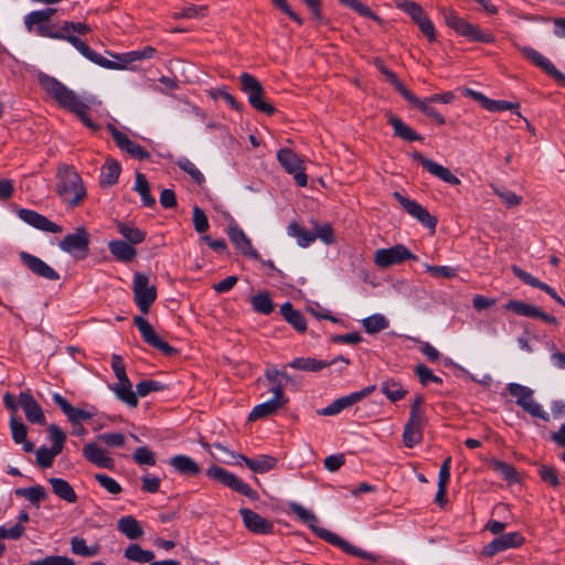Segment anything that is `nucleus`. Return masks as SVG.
<instances>
[{"instance_id": "1", "label": "nucleus", "mask_w": 565, "mask_h": 565, "mask_svg": "<svg viewBox=\"0 0 565 565\" xmlns=\"http://www.w3.org/2000/svg\"><path fill=\"white\" fill-rule=\"evenodd\" d=\"M39 82L43 89L50 94L62 107L75 113L86 127L93 130L98 128L97 125L93 122V120L87 116L86 111L90 106L99 105V100H97L95 97L81 98L72 89L67 88L56 78L46 74H40Z\"/></svg>"}, {"instance_id": "2", "label": "nucleus", "mask_w": 565, "mask_h": 565, "mask_svg": "<svg viewBox=\"0 0 565 565\" xmlns=\"http://www.w3.org/2000/svg\"><path fill=\"white\" fill-rule=\"evenodd\" d=\"M289 509L301 523L308 525L309 529L321 540H323L334 546L340 547L341 550H343L345 553H348L350 555L358 556V557L369 559L372 562L376 561V556H374L372 553H369L366 551H363V550L352 545L348 541L343 540L335 533H333L324 527L318 526V523H319L318 516L311 510L305 508L300 503L290 502Z\"/></svg>"}, {"instance_id": "3", "label": "nucleus", "mask_w": 565, "mask_h": 565, "mask_svg": "<svg viewBox=\"0 0 565 565\" xmlns=\"http://www.w3.org/2000/svg\"><path fill=\"white\" fill-rule=\"evenodd\" d=\"M24 24L29 32L35 31L38 35L57 40H65L71 43L83 56L103 67H115L116 64L105 58L94 50H92L84 41L73 34H65L61 28L56 31L53 30L49 21H35L32 19V12L25 15Z\"/></svg>"}, {"instance_id": "4", "label": "nucleus", "mask_w": 565, "mask_h": 565, "mask_svg": "<svg viewBox=\"0 0 565 565\" xmlns=\"http://www.w3.org/2000/svg\"><path fill=\"white\" fill-rule=\"evenodd\" d=\"M56 179V193L65 204L76 206L85 199L86 189L83 180L73 167L60 164Z\"/></svg>"}, {"instance_id": "5", "label": "nucleus", "mask_w": 565, "mask_h": 565, "mask_svg": "<svg viewBox=\"0 0 565 565\" xmlns=\"http://www.w3.org/2000/svg\"><path fill=\"white\" fill-rule=\"evenodd\" d=\"M281 379L282 374L276 370H267L265 373V381L267 383V386L273 393V398L269 401H266L253 408L250 412L248 419L250 422L257 420L259 418L266 417L268 415H271L276 413L280 405V398H281Z\"/></svg>"}, {"instance_id": "6", "label": "nucleus", "mask_w": 565, "mask_h": 565, "mask_svg": "<svg viewBox=\"0 0 565 565\" xmlns=\"http://www.w3.org/2000/svg\"><path fill=\"white\" fill-rule=\"evenodd\" d=\"M111 367L118 383L110 385L109 388L115 393L118 399L130 407H136L138 405V398L132 391V384L126 374V367L120 355L113 354Z\"/></svg>"}, {"instance_id": "7", "label": "nucleus", "mask_w": 565, "mask_h": 565, "mask_svg": "<svg viewBox=\"0 0 565 565\" xmlns=\"http://www.w3.org/2000/svg\"><path fill=\"white\" fill-rule=\"evenodd\" d=\"M239 87L247 95L248 103L256 110L266 115H273L276 108L265 99L264 88L260 82L249 73H243L239 76Z\"/></svg>"}, {"instance_id": "8", "label": "nucleus", "mask_w": 565, "mask_h": 565, "mask_svg": "<svg viewBox=\"0 0 565 565\" xmlns=\"http://www.w3.org/2000/svg\"><path fill=\"white\" fill-rule=\"evenodd\" d=\"M441 11L446 24L449 28L454 29L458 34L466 36L469 40L482 43L493 42V35L489 33H483L478 26L469 23L462 18H459L454 10L443 9Z\"/></svg>"}, {"instance_id": "9", "label": "nucleus", "mask_w": 565, "mask_h": 565, "mask_svg": "<svg viewBox=\"0 0 565 565\" xmlns=\"http://www.w3.org/2000/svg\"><path fill=\"white\" fill-rule=\"evenodd\" d=\"M134 299L139 310L147 315L157 299V288L151 285L148 276L141 273L134 275L132 281Z\"/></svg>"}, {"instance_id": "10", "label": "nucleus", "mask_w": 565, "mask_h": 565, "mask_svg": "<svg viewBox=\"0 0 565 565\" xmlns=\"http://www.w3.org/2000/svg\"><path fill=\"white\" fill-rule=\"evenodd\" d=\"M307 161L306 156L298 154L292 149L285 146V173L288 174L299 188H306L308 185Z\"/></svg>"}, {"instance_id": "11", "label": "nucleus", "mask_w": 565, "mask_h": 565, "mask_svg": "<svg viewBox=\"0 0 565 565\" xmlns=\"http://www.w3.org/2000/svg\"><path fill=\"white\" fill-rule=\"evenodd\" d=\"M58 246L62 250L83 259L88 255L89 234L85 227H78L74 233L66 235Z\"/></svg>"}, {"instance_id": "12", "label": "nucleus", "mask_w": 565, "mask_h": 565, "mask_svg": "<svg viewBox=\"0 0 565 565\" xmlns=\"http://www.w3.org/2000/svg\"><path fill=\"white\" fill-rule=\"evenodd\" d=\"M393 196L411 216L416 218L424 226L428 227L433 233L435 232L437 218L433 216L427 209H425L418 202L404 196L397 191L393 193Z\"/></svg>"}, {"instance_id": "13", "label": "nucleus", "mask_w": 565, "mask_h": 565, "mask_svg": "<svg viewBox=\"0 0 565 565\" xmlns=\"http://www.w3.org/2000/svg\"><path fill=\"white\" fill-rule=\"evenodd\" d=\"M393 196L411 216L416 218L424 226L428 227L433 233L435 232L437 218L433 216L427 209H425L418 202L404 196L397 191L393 193Z\"/></svg>"}, {"instance_id": "14", "label": "nucleus", "mask_w": 565, "mask_h": 565, "mask_svg": "<svg viewBox=\"0 0 565 565\" xmlns=\"http://www.w3.org/2000/svg\"><path fill=\"white\" fill-rule=\"evenodd\" d=\"M406 259L416 260L417 257L404 245H395L390 248H382L375 252L374 262L381 268H388L403 263Z\"/></svg>"}, {"instance_id": "15", "label": "nucleus", "mask_w": 565, "mask_h": 565, "mask_svg": "<svg viewBox=\"0 0 565 565\" xmlns=\"http://www.w3.org/2000/svg\"><path fill=\"white\" fill-rule=\"evenodd\" d=\"M411 156H412V158L416 162L422 164V167L425 170H427L430 174H433L434 177H436V178H438V179L443 180L444 182L449 183L451 185L460 184V182H461L460 179L457 178L455 174H452V172L448 168H446V167L435 162L431 159H428V158L424 157L418 151L412 152Z\"/></svg>"}, {"instance_id": "16", "label": "nucleus", "mask_w": 565, "mask_h": 565, "mask_svg": "<svg viewBox=\"0 0 565 565\" xmlns=\"http://www.w3.org/2000/svg\"><path fill=\"white\" fill-rule=\"evenodd\" d=\"M134 323L140 331L143 340L151 347L160 350L166 355H171L175 350L164 342L154 331L153 327L142 317L136 316Z\"/></svg>"}, {"instance_id": "17", "label": "nucleus", "mask_w": 565, "mask_h": 565, "mask_svg": "<svg viewBox=\"0 0 565 565\" xmlns=\"http://www.w3.org/2000/svg\"><path fill=\"white\" fill-rule=\"evenodd\" d=\"M524 543V537L519 532H511L495 537L482 548V555L492 557L499 552L515 548Z\"/></svg>"}, {"instance_id": "18", "label": "nucleus", "mask_w": 565, "mask_h": 565, "mask_svg": "<svg viewBox=\"0 0 565 565\" xmlns=\"http://www.w3.org/2000/svg\"><path fill=\"white\" fill-rule=\"evenodd\" d=\"M504 308L509 311L514 312L518 316L527 318H540L547 323L556 324L557 320L555 317L545 313L539 307L530 305L521 300H510L504 305Z\"/></svg>"}, {"instance_id": "19", "label": "nucleus", "mask_w": 565, "mask_h": 565, "mask_svg": "<svg viewBox=\"0 0 565 565\" xmlns=\"http://www.w3.org/2000/svg\"><path fill=\"white\" fill-rule=\"evenodd\" d=\"M21 262L36 276L47 280H58L60 275L45 262L36 256L29 254L28 252H21L19 254Z\"/></svg>"}, {"instance_id": "20", "label": "nucleus", "mask_w": 565, "mask_h": 565, "mask_svg": "<svg viewBox=\"0 0 565 565\" xmlns=\"http://www.w3.org/2000/svg\"><path fill=\"white\" fill-rule=\"evenodd\" d=\"M19 404L30 423L38 425L45 424L46 420L43 409L30 392H21L19 394Z\"/></svg>"}, {"instance_id": "21", "label": "nucleus", "mask_w": 565, "mask_h": 565, "mask_svg": "<svg viewBox=\"0 0 565 565\" xmlns=\"http://www.w3.org/2000/svg\"><path fill=\"white\" fill-rule=\"evenodd\" d=\"M111 136L116 145L122 150L128 152L132 158L143 160L149 158V152L146 151L140 145L132 141L126 134L119 131L116 127L109 126Z\"/></svg>"}, {"instance_id": "22", "label": "nucleus", "mask_w": 565, "mask_h": 565, "mask_svg": "<svg viewBox=\"0 0 565 565\" xmlns=\"http://www.w3.org/2000/svg\"><path fill=\"white\" fill-rule=\"evenodd\" d=\"M19 217L24 221L25 223L30 224L31 226L49 232V233H61L62 227L53 222H51L47 217L44 215L39 214L35 211L28 210V209H20L18 211Z\"/></svg>"}, {"instance_id": "23", "label": "nucleus", "mask_w": 565, "mask_h": 565, "mask_svg": "<svg viewBox=\"0 0 565 565\" xmlns=\"http://www.w3.org/2000/svg\"><path fill=\"white\" fill-rule=\"evenodd\" d=\"M239 514L243 518L245 526L257 534H267L273 532V523L267 519H264L256 512L242 508Z\"/></svg>"}, {"instance_id": "24", "label": "nucleus", "mask_w": 565, "mask_h": 565, "mask_svg": "<svg viewBox=\"0 0 565 565\" xmlns=\"http://www.w3.org/2000/svg\"><path fill=\"white\" fill-rule=\"evenodd\" d=\"M52 398L73 424L88 420L94 416V413L92 412L74 407L64 396L58 393H54Z\"/></svg>"}, {"instance_id": "25", "label": "nucleus", "mask_w": 565, "mask_h": 565, "mask_svg": "<svg viewBox=\"0 0 565 565\" xmlns=\"http://www.w3.org/2000/svg\"><path fill=\"white\" fill-rule=\"evenodd\" d=\"M83 456L99 468L114 469L115 461L98 445L89 443L83 448Z\"/></svg>"}, {"instance_id": "26", "label": "nucleus", "mask_w": 565, "mask_h": 565, "mask_svg": "<svg viewBox=\"0 0 565 565\" xmlns=\"http://www.w3.org/2000/svg\"><path fill=\"white\" fill-rule=\"evenodd\" d=\"M425 424L426 419L408 418L403 433V443L407 448H413L422 441Z\"/></svg>"}, {"instance_id": "27", "label": "nucleus", "mask_w": 565, "mask_h": 565, "mask_svg": "<svg viewBox=\"0 0 565 565\" xmlns=\"http://www.w3.org/2000/svg\"><path fill=\"white\" fill-rule=\"evenodd\" d=\"M403 97L411 103L413 106L420 109V111L426 115L427 117L431 118L436 124L444 125L446 122L445 117L439 114L428 102L427 99H420L417 96H415L409 89H407Z\"/></svg>"}, {"instance_id": "28", "label": "nucleus", "mask_w": 565, "mask_h": 565, "mask_svg": "<svg viewBox=\"0 0 565 565\" xmlns=\"http://www.w3.org/2000/svg\"><path fill=\"white\" fill-rule=\"evenodd\" d=\"M526 58L533 62L535 65L541 67L544 72L551 75L553 78H564V74L556 70V67L545 58L541 53L532 47H519Z\"/></svg>"}, {"instance_id": "29", "label": "nucleus", "mask_w": 565, "mask_h": 565, "mask_svg": "<svg viewBox=\"0 0 565 565\" xmlns=\"http://www.w3.org/2000/svg\"><path fill=\"white\" fill-rule=\"evenodd\" d=\"M387 120L392 125L394 129V135L404 139L405 141H422L424 138L419 134H417L414 129L407 126L399 117L395 116L392 113H388Z\"/></svg>"}, {"instance_id": "30", "label": "nucleus", "mask_w": 565, "mask_h": 565, "mask_svg": "<svg viewBox=\"0 0 565 565\" xmlns=\"http://www.w3.org/2000/svg\"><path fill=\"white\" fill-rule=\"evenodd\" d=\"M118 531L129 540H138L143 535V529L139 521L131 515H126L117 521Z\"/></svg>"}, {"instance_id": "31", "label": "nucleus", "mask_w": 565, "mask_h": 565, "mask_svg": "<svg viewBox=\"0 0 565 565\" xmlns=\"http://www.w3.org/2000/svg\"><path fill=\"white\" fill-rule=\"evenodd\" d=\"M110 254L119 262H131L136 257V249L125 241H111L108 244Z\"/></svg>"}, {"instance_id": "32", "label": "nucleus", "mask_w": 565, "mask_h": 565, "mask_svg": "<svg viewBox=\"0 0 565 565\" xmlns=\"http://www.w3.org/2000/svg\"><path fill=\"white\" fill-rule=\"evenodd\" d=\"M121 167L115 159H107L102 167L99 183L102 186H110L117 183Z\"/></svg>"}, {"instance_id": "33", "label": "nucleus", "mask_w": 565, "mask_h": 565, "mask_svg": "<svg viewBox=\"0 0 565 565\" xmlns=\"http://www.w3.org/2000/svg\"><path fill=\"white\" fill-rule=\"evenodd\" d=\"M228 236L232 241V243L236 246L238 250H241L243 254L256 257L257 253L253 248L249 238L245 235V233L236 227L232 226L230 227Z\"/></svg>"}, {"instance_id": "34", "label": "nucleus", "mask_w": 565, "mask_h": 565, "mask_svg": "<svg viewBox=\"0 0 565 565\" xmlns=\"http://www.w3.org/2000/svg\"><path fill=\"white\" fill-rule=\"evenodd\" d=\"M116 227L120 235L131 245L140 244L146 238V232L128 222H117Z\"/></svg>"}, {"instance_id": "35", "label": "nucleus", "mask_w": 565, "mask_h": 565, "mask_svg": "<svg viewBox=\"0 0 565 565\" xmlns=\"http://www.w3.org/2000/svg\"><path fill=\"white\" fill-rule=\"evenodd\" d=\"M49 482L52 486L53 492L62 500L68 503H75L77 495L72 486L62 478H51Z\"/></svg>"}, {"instance_id": "36", "label": "nucleus", "mask_w": 565, "mask_h": 565, "mask_svg": "<svg viewBox=\"0 0 565 565\" xmlns=\"http://www.w3.org/2000/svg\"><path fill=\"white\" fill-rule=\"evenodd\" d=\"M170 465L180 473L195 476L200 472L198 463L190 457L178 455L170 459Z\"/></svg>"}, {"instance_id": "37", "label": "nucleus", "mask_w": 565, "mask_h": 565, "mask_svg": "<svg viewBox=\"0 0 565 565\" xmlns=\"http://www.w3.org/2000/svg\"><path fill=\"white\" fill-rule=\"evenodd\" d=\"M244 463L256 473H265L278 465V459L266 455L256 459L246 457Z\"/></svg>"}, {"instance_id": "38", "label": "nucleus", "mask_w": 565, "mask_h": 565, "mask_svg": "<svg viewBox=\"0 0 565 565\" xmlns=\"http://www.w3.org/2000/svg\"><path fill=\"white\" fill-rule=\"evenodd\" d=\"M71 551L78 556L94 557L99 554L100 546L98 544L88 546L83 537L73 536L71 539Z\"/></svg>"}, {"instance_id": "39", "label": "nucleus", "mask_w": 565, "mask_h": 565, "mask_svg": "<svg viewBox=\"0 0 565 565\" xmlns=\"http://www.w3.org/2000/svg\"><path fill=\"white\" fill-rule=\"evenodd\" d=\"M287 233L289 236L295 237L297 244L300 247H308L311 243H313V234L312 231H308L302 227L297 222H291L287 226Z\"/></svg>"}, {"instance_id": "40", "label": "nucleus", "mask_w": 565, "mask_h": 565, "mask_svg": "<svg viewBox=\"0 0 565 565\" xmlns=\"http://www.w3.org/2000/svg\"><path fill=\"white\" fill-rule=\"evenodd\" d=\"M381 392L394 403L403 399L407 394L402 384L394 379L385 380L381 385Z\"/></svg>"}, {"instance_id": "41", "label": "nucleus", "mask_w": 565, "mask_h": 565, "mask_svg": "<svg viewBox=\"0 0 565 565\" xmlns=\"http://www.w3.org/2000/svg\"><path fill=\"white\" fill-rule=\"evenodd\" d=\"M355 404V401L352 396V394L340 397L335 401H333L329 406L319 409L318 414L321 416H334L342 412L343 409L351 407Z\"/></svg>"}, {"instance_id": "42", "label": "nucleus", "mask_w": 565, "mask_h": 565, "mask_svg": "<svg viewBox=\"0 0 565 565\" xmlns=\"http://www.w3.org/2000/svg\"><path fill=\"white\" fill-rule=\"evenodd\" d=\"M125 557L136 563H150L154 558L152 551H146L138 544H130L125 550Z\"/></svg>"}, {"instance_id": "43", "label": "nucleus", "mask_w": 565, "mask_h": 565, "mask_svg": "<svg viewBox=\"0 0 565 565\" xmlns=\"http://www.w3.org/2000/svg\"><path fill=\"white\" fill-rule=\"evenodd\" d=\"M285 320L288 321L298 332L307 330V321L302 313L294 310L290 302H285Z\"/></svg>"}, {"instance_id": "44", "label": "nucleus", "mask_w": 565, "mask_h": 565, "mask_svg": "<svg viewBox=\"0 0 565 565\" xmlns=\"http://www.w3.org/2000/svg\"><path fill=\"white\" fill-rule=\"evenodd\" d=\"M135 190L140 194L142 202L146 206H153L156 203L154 198L150 194V185L145 174L138 172L136 174Z\"/></svg>"}, {"instance_id": "45", "label": "nucleus", "mask_w": 565, "mask_h": 565, "mask_svg": "<svg viewBox=\"0 0 565 565\" xmlns=\"http://www.w3.org/2000/svg\"><path fill=\"white\" fill-rule=\"evenodd\" d=\"M15 495L25 498L31 503L39 505V503L46 498V491L42 486L31 488H20L14 491Z\"/></svg>"}, {"instance_id": "46", "label": "nucleus", "mask_w": 565, "mask_h": 565, "mask_svg": "<svg viewBox=\"0 0 565 565\" xmlns=\"http://www.w3.org/2000/svg\"><path fill=\"white\" fill-rule=\"evenodd\" d=\"M206 475L213 479H216L221 481L223 484L230 487L231 489L234 488L235 483H237L238 478L226 471L225 469L221 467L213 466L207 471Z\"/></svg>"}, {"instance_id": "47", "label": "nucleus", "mask_w": 565, "mask_h": 565, "mask_svg": "<svg viewBox=\"0 0 565 565\" xmlns=\"http://www.w3.org/2000/svg\"><path fill=\"white\" fill-rule=\"evenodd\" d=\"M362 323L365 331L369 333H377L388 327V320L383 315L379 313L365 318Z\"/></svg>"}, {"instance_id": "48", "label": "nucleus", "mask_w": 565, "mask_h": 565, "mask_svg": "<svg viewBox=\"0 0 565 565\" xmlns=\"http://www.w3.org/2000/svg\"><path fill=\"white\" fill-rule=\"evenodd\" d=\"M374 64L377 67V70L387 78V81L394 86V88L403 96V94L408 88L397 78L396 74L388 70L380 58H376L374 61Z\"/></svg>"}, {"instance_id": "49", "label": "nucleus", "mask_w": 565, "mask_h": 565, "mask_svg": "<svg viewBox=\"0 0 565 565\" xmlns=\"http://www.w3.org/2000/svg\"><path fill=\"white\" fill-rule=\"evenodd\" d=\"M291 367L302 371L317 372L327 366L326 362L318 361L310 358H299L294 360L290 364Z\"/></svg>"}, {"instance_id": "50", "label": "nucleus", "mask_w": 565, "mask_h": 565, "mask_svg": "<svg viewBox=\"0 0 565 565\" xmlns=\"http://www.w3.org/2000/svg\"><path fill=\"white\" fill-rule=\"evenodd\" d=\"M313 242L319 238L321 242H323L327 245H331L335 243V236L333 233V228L330 224L324 223L322 225L315 224L313 231Z\"/></svg>"}, {"instance_id": "51", "label": "nucleus", "mask_w": 565, "mask_h": 565, "mask_svg": "<svg viewBox=\"0 0 565 565\" xmlns=\"http://www.w3.org/2000/svg\"><path fill=\"white\" fill-rule=\"evenodd\" d=\"M253 308L263 315H268L273 311L274 305L267 292H260L254 296L250 300Z\"/></svg>"}, {"instance_id": "52", "label": "nucleus", "mask_w": 565, "mask_h": 565, "mask_svg": "<svg viewBox=\"0 0 565 565\" xmlns=\"http://www.w3.org/2000/svg\"><path fill=\"white\" fill-rule=\"evenodd\" d=\"M178 167L188 173L198 184L205 181L203 173L196 168V166L186 158H181L177 161Z\"/></svg>"}, {"instance_id": "53", "label": "nucleus", "mask_w": 565, "mask_h": 565, "mask_svg": "<svg viewBox=\"0 0 565 565\" xmlns=\"http://www.w3.org/2000/svg\"><path fill=\"white\" fill-rule=\"evenodd\" d=\"M397 7L405 11L415 23L426 15L424 9L418 3L411 0H403L398 2Z\"/></svg>"}, {"instance_id": "54", "label": "nucleus", "mask_w": 565, "mask_h": 565, "mask_svg": "<svg viewBox=\"0 0 565 565\" xmlns=\"http://www.w3.org/2000/svg\"><path fill=\"white\" fill-rule=\"evenodd\" d=\"M206 13L205 6H189L173 13L174 19H200Z\"/></svg>"}, {"instance_id": "55", "label": "nucleus", "mask_w": 565, "mask_h": 565, "mask_svg": "<svg viewBox=\"0 0 565 565\" xmlns=\"http://www.w3.org/2000/svg\"><path fill=\"white\" fill-rule=\"evenodd\" d=\"M491 466L493 470L502 475L505 480L510 482L518 481V472L513 466L499 460H493L491 462Z\"/></svg>"}, {"instance_id": "56", "label": "nucleus", "mask_w": 565, "mask_h": 565, "mask_svg": "<svg viewBox=\"0 0 565 565\" xmlns=\"http://www.w3.org/2000/svg\"><path fill=\"white\" fill-rule=\"evenodd\" d=\"M342 4L349 7L354 10L362 17L371 18L375 21H381V19L364 3L360 0H339Z\"/></svg>"}, {"instance_id": "57", "label": "nucleus", "mask_w": 565, "mask_h": 565, "mask_svg": "<svg viewBox=\"0 0 565 565\" xmlns=\"http://www.w3.org/2000/svg\"><path fill=\"white\" fill-rule=\"evenodd\" d=\"M508 391L516 398V404L519 406L533 395V391L531 388L518 383H510L508 385Z\"/></svg>"}, {"instance_id": "58", "label": "nucleus", "mask_w": 565, "mask_h": 565, "mask_svg": "<svg viewBox=\"0 0 565 565\" xmlns=\"http://www.w3.org/2000/svg\"><path fill=\"white\" fill-rule=\"evenodd\" d=\"M95 479L110 494H119L122 491L121 486L111 477L105 473H96Z\"/></svg>"}, {"instance_id": "59", "label": "nucleus", "mask_w": 565, "mask_h": 565, "mask_svg": "<svg viewBox=\"0 0 565 565\" xmlns=\"http://www.w3.org/2000/svg\"><path fill=\"white\" fill-rule=\"evenodd\" d=\"M10 429L14 443L21 444L24 441L28 435V428L21 420H18L15 416L10 418Z\"/></svg>"}, {"instance_id": "60", "label": "nucleus", "mask_w": 565, "mask_h": 565, "mask_svg": "<svg viewBox=\"0 0 565 565\" xmlns=\"http://www.w3.org/2000/svg\"><path fill=\"white\" fill-rule=\"evenodd\" d=\"M60 452H55V449H53V448L50 449L44 446L40 447L36 450V461H38L39 466H41L42 468H49L52 466L54 458Z\"/></svg>"}, {"instance_id": "61", "label": "nucleus", "mask_w": 565, "mask_h": 565, "mask_svg": "<svg viewBox=\"0 0 565 565\" xmlns=\"http://www.w3.org/2000/svg\"><path fill=\"white\" fill-rule=\"evenodd\" d=\"M162 388H163V385L160 382L147 380V381H141L136 385L135 394H136V397L137 396L145 397L149 393L158 392V391H161Z\"/></svg>"}, {"instance_id": "62", "label": "nucleus", "mask_w": 565, "mask_h": 565, "mask_svg": "<svg viewBox=\"0 0 565 565\" xmlns=\"http://www.w3.org/2000/svg\"><path fill=\"white\" fill-rule=\"evenodd\" d=\"M134 460L138 465H148V466H154L156 465V457L154 452L151 451L148 447H138L134 454Z\"/></svg>"}, {"instance_id": "63", "label": "nucleus", "mask_w": 565, "mask_h": 565, "mask_svg": "<svg viewBox=\"0 0 565 565\" xmlns=\"http://www.w3.org/2000/svg\"><path fill=\"white\" fill-rule=\"evenodd\" d=\"M47 431L51 435L53 440L52 448L55 449V452H60L63 450L64 443L66 440L65 433L60 429L55 424H51L47 428Z\"/></svg>"}, {"instance_id": "64", "label": "nucleus", "mask_w": 565, "mask_h": 565, "mask_svg": "<svg viewBox=\"0 0 565 565\" xmlns=\"http://www.w3.org/2000/svg\"><path fill=\"white\" fill-rule=\"evenodd\" d=\"M525 412L531 414L534 417L542 418L543 420L547 422L550 419L548 414L545 413L541 405L537 404L533 396H531L529 399H526L522 405H520Z\"/></svg>"}]
</instances>
